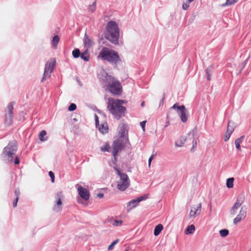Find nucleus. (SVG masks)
Wrapping results in <instances>:
<instances>
[{
    "label": "nucleus",
    "mask_w": 251,
    "mask_h": 251,
    "mask_svg": "<svg viewBox=\"0 0 251 251\" xmlns=\"http://www.w3.org/2000/svg\"><path fill=\"white\" fill-rule=\"evenodd\" d=\"M126 103V101L124 100L109 98L107 108L114 118L119 120L125 115L126 108L123 104Z\"/></svg>",
    "instance_id": "f257e3e1"
},
{
    "label": "nucleus",
    "mask_w": 251,
    "mask_h": 251,
    "mask_svg": "<svg viewBox=\"0 0 251 251\" xmlns=\"http://www.w3.org/2000/svg\"><path fill=\"white\" fill-rule=\"evenodd\" d=\"M100 79L108 84L109 91L113 94H120L122 92V86L120 82L114 77L109 75L104 70L100 72L99 75Z\"/></svg>",
    "instance_id": "f03ea898"
},
{
    "label": "nucleus",
    "mask_w": 251,
    "mask_h": 251,
    "mask_svg": "<svg viewBox=\"0 0 251 251\" xmlns=\"http://www.w3.org/2000/svg\"><path fill=\"white\" fill-rule=\"evenodd\" d=\"M98 58H100L103 60L107 61L114 67L121 62V59L118 53L107 47H103L100 52Z\"/></svg>",
    "instance_id": "7ed1b4c3"
},
{
    "label": "nucleus",
    "mask_w": 251,
    "mask_h": 251,
    "mask_svg": "<svg viewBox=\"0 0 251 251\" xmlns=\"http://www.w3.org/2000/svg\"><path fill=\"white\" fill-rule=\"evenodd\" d=\"M105 37L114 44H118L119 28L115 22L111 21L108 23Z\"/></svg>",
    "instance_id": "20e7f679"
},
{
    "label": "nucleus",
    "mask_w": 251,
    "mask_h": 251,
    "mask_svg": "<svg viewBox=\"0 0 251 251\" xmlns=\"http://www.w3.org/2000/svg\"><path fill=\"white\" fill-rule=\"evenodd\" d=\"M17 150V144L15 141L10 142L3 151L2 155L4 159L8 163L13 161V155Z\"/></svg>",
    "instance_id": "39448f33"
},
{
    "label": "nucleus",
    "mask_w": 251,
    "mask_h": 251,
    "mask_svg": "<svg viewBox=\"0 0 251 251\" xmlns=\"http://www.w3.org/2000/svg\"><path fill=\"white\" fill-rule=\"evenodd\" d=\"M116 174L119 176L117 181V188L120 191H124L129 186L130 181L127 175L121 172L117 168L116 169Z\"/></svg>",
    "instance_id": "423d86ee"
},
{
    "label": "nucleus",
    "mask_w": 251,
    "mask_h": 251,
    "mask_svg": "<svg viewBox=\"0 0 251 251\" xmlns=\"http://www.w3.org/2000/svg\"><path fill=\"white\" fill-rule=\"evenodd\" d=\"M124 132H123L119 138L115 140L112 144V154L114 158H116L118 153L121 151L125 147Z\"/></svg>",
    "instance_id": "0eeeda50"
},
{
    "label": "nucleus",
    "mask_w": 251,
    "mask_h": 251,
    "mask_svg": "<svg viewBox=\"0 0 251 251\" xmlns=\"http://www.w3.org/2000/svg\"><path fill=\"white\" fill-rule=\"evenodd\" d=\"M55 64V60L52 58L48 61L46 64L43 77L42 79V82L45 81L46 79L50 77L51 73L53 72Z\"/></svg>",
    "instance_id": "6e6552de"
},
{
    "label": "nucleus",
    "mask_w": 251,
    "mask_h": 251,
    "mask_svg": "<svg viewBox=\"0 0 251 251\" xmlns=\"http://www.w3.org/2000/svg\"><path fill=\"white\" fill-rule=\"evenodd\" d=\"M14 105V103L13 102L9 103L5 110L4 123L7 126H10L12 123Z\"/></svg>",
    "instance_id": "1a4fd4ad"
},
{
    "label": "nucleus",
    "mask_w": 251,
    "mask_h": 251,
    "mask_svg": "<svg viewBox=\"0 0 251 251\" xmlns=\"http://www.w3.org/2000/svg\"><path fill=\"white\" fill-rule=\"evenodd\" d=\"M64 196L62 192H58L55 195V204L53 207L54 211L58 212L62 210L63 206L62 201L64 199Z\"/></svg>",
    "instance_id": "9d476101"
},
{
    "label": "nucleus",
    "mask_w": 251,
    "mask_h": 251,
    "mask_svg": "<svg viewBox=\"0 0 251 251\" xmlns=\"http://www.w3.org/2000/svg\"><path fill=\"white\" fill-rule=\"evenodd\" d=\"M247 208L246 206H243L241 207L239 214L233 220V224L236 225L242 220L244 219L247 215Z\"/></svg>",
    "instance_id": "9b49d317"
},
{
    "label": "nucleus",
    "mask_w": 251,
    "mask_h": 251,
    "mask_svg": "<svg viewBox=\"0 0 251 251\" xmlns=\"http://www.w3.org/2000/svg\"><path fill=\"white\" fill-rule=\"evenodd\" d=\"M245 198L244 196H239L236 199V202L230 209V214L234 215L236 214V210L238 209L244 202Z\"/></svg>",
    "instance_id": "f8f14e48"
},
{
    "label": "nucleus",
    "mask_w": 251,
    "mask_h": 251,
    "mask_svg": "<svg viewBox=\"0 0 251 251\" xmlns=\"http://www.w3.org/2000/svg\"><path fill=\"white\" fill-rule=\"evenodd\" d=\"M201 203H199L197 205H193L192 207V208L190 210L189 213V217L190 218H195L198 216H199L201 211Z\"/></svg>",
    "instance_id": "ddd939ff"
},
{
    "label": "nucleus",
    "mask_w": 251,
    "mask_h": 251,
    "mask_svg": "<svg viewBox=\"0 0 251 251\" xmlns=\"http://www.w3.org/2000/svg\"><path fill=\"white\" fill-rule=\"evenodd\" d=\"M77 190L80 196L85 201L88 200L90 197L89 192L86 189L80 186L77 188Z\"/></svg>",
    "instance_id": "4468645a"
},
{
    "label": "nucleus",
    "mask_w": 251,
    "mask_h": 251,
    "mask_svg": "<svg viewBox=\"0 0 251 251\" xmlns=\"http://www.w3.org/2000/svg\"><path fill=\"white\" fill-rule=\"evenodd\" d=\"M83 44L85 48L89 50L94 45V42L92 38L88 37L87 34H85L83 39Z\"/></svg>",
    "instance_id": "2eb2a0df"
},
{
    "label": "nucleus",
    "mask_w": 251,
    "mask_h": 251,
    "mask_svg": "<svg viewBox=\"0 0 251 251\" xmlns=\"http://www.w3.org/2000/svg\"><path fill=\"white\" fill-rule=\"evenodd\" d=\"M139 203L138 199L132 200L127 203V211H129L132 209L136 207Z\"/></svg>",
    "instance_id": "dca6fc26"
},
{
    "label": "nucleus",
    "mask_w": 251,
    "mask_h": 251,
    "mask_svg": "<svg viewBox=\"0 0 251 251\" xmlns=\"http://www.w3.org/2000/svg\"><path fill=\"white\" fill-rule=\"evenodd\" d=\"M178 114L180 116L182 122L185 123L187 121V111L185 107L184 108V109L182 110L179 113H178Z\"/></svg>",
    "instance_id": "f3484780"
},
{
    "label": "nucleus",
    "mask_w": 251,
    "mask_h": 251,
    "mask_svg": "<svg viewBox=\"0 0 251 251\" xmlns=\"http://www.w3.org/2000/svg\"><path fill=\"white\" fill-rule=\"evenodd\" d=\"M244 138H245V136L242 135L240 137L237 138V139H236L235 140L234 143L235 145L236 148L239 151L241 150L240 144L243 142Z\"/></svg>",
    "instance_id": "a211bd4d"
},
{
    "label": "nucleus",
    "mask_w": 251,
    "mask_h": 251,
    "mask_svg": "<svg viewBox=\"0 0 251 251\" xmlns=\"http://www.w3.org/2000/svg\"><path fill=\"white\" fill-rule=\"evenodd\" d=\"M99 129L100 131L102 133H105L107 132L108 127L106 123H104L100 125Z\"/></svg>",
    "instance_id": "6ab92c4d"
},
{
    "label": "nucleus",
    "mask_w": 251,
    "mask_h": 251,
    "mask_svg": "<svg viewBox=\"0 0 251 251\" xmlns=\"http://www.w3.org/2000/svg\"><path fill=\"white\" fill-rule=\"evenodd\" d=\"M163 229V226L162 224H158L157 225L154 230V235L155 236H158L161 231Z\"/></svg>",
    "instance_id": "aec40b11"
},
{
    "label": "nucleus",
    "mask_w": 251,
    "mask_h": 251,
    "mask_svg": "<svg viewBox=\"0 0 251 251\" xmlns=\"http://www.w3.org/2000/svg\"><path fill=\"white\" fill-rule=\"evenodd\" d=\"M188 136L193 138V140H192L193 147L191 150L192 151H195V148L196 147V146H197V140H196V139L194 137L193 132H189V133L188 134Z\"/></svg>",
    "instance_id": "412c9836"
},
{
    "label": "nucleus",
    "mask_w": 251,
    "mask_h": 251,
    "mask_svg": "<svg viewBox=\"0 0 251 251\" xmlns=\"http://www.w3.org/2000/svg\"><path fill=\"white\" fill-rule=\"evenodd\" d=\"M80 56L81 58L84 60V61H88L89 59L88 50L86 49V50L84 52L80 53Z\"/></svg>",
    "instance_id": "4be33fe9"
},
{
    "label": "nucleus",
    "mask_w": 251,
    "mask_h": 251,
    "mask_svg": "<svg viewBox=\"0 0 251 251\" xmlns=\"http://www.w3.org/2000/svg\"><path fill=\"white\" fill-rule=\"evenodd\" d=\"M185 107L184 105L179 106L178 103H176L173 105V106L171 108V109H175L177 113H179V112L183 109H184Z\"/></svg>",
    "instance_id": "5701e85b"
},
{
    "label": "nucleus",
    "mask_w": 251,
    "mask_h": 251,
    "mask_svg": "<svg viewBox=\"0 0 251 251\" xmlns=\"http://www.w3.org/2000/svg\"><path fill=\"white\" fill-rule=\"evenodd\" d=\"M186 140V137L185 136H182L179 140H177L175 145L177 147H181L185 143Z\"/></svg>",
    "instance_id": "b1692460"
},
{
    "label": "nucleus",
    "mask_w": 251,
    "mask_h": 251,
    "mask_svg": "<svg viewBox=\"0 0 251 251\" xmlns=\"http://www.w3.org/2000/svg\"><path fill=\"white\" fill-rule=\"evenodd\" d=\"M47 132L45 130H42L39 134V138L41 141H45L48 139V137L46 136Z\"/></svg>",
    "instance_id": "393cba45"
},
{
    "label": "nucleus",
    "mask_w": 251,
    "mask_h": 251,
    "mask_svg": "<svg viewBox=\"0 0 251 251\" xmlns=\"http://www.w3.org/2000/svg\"><path fill=\"white\" fill-rule=\"evenodd\" d=\"M195 230V226L193 225H191L187 227L185 230V233L186 234H191L194 233Z\"/></svg>",
    "instance_id": "a878e982"
},
{
    "label": "nucleus",
    "mask_w": 251,
    "mask_h": 251,
    "mask_svg": "<svg viewBox=\"0 0 251 251\" xmlns=\"http://www.w3.org/2000/svg\"><path fill=\"white\" fill-rule=\"evenodd\" d=\"M235 125L234 123L232 122L229 121L227 127L226 131L229 133H232L234 130Z\"/></svg>",
    "instance_id": "bb28decb"
},
{
    "label": "nucleus",
    "mask_w": 251,
    "mask_h": 251,
    "mask_svg": "<svg viewBox=\"0 0 251 251\" xmlns=\"http://www.w3.org/2000/svg\"><path fill=\"white\" fill-rule=\"evenodd\" d=\"M212 70V67L209 66L208 68H207V69L205 70L207 79L209 81L211 79Z\"/></svg>",
    "instance_id": "cd10ccee"
},
{
    "label": "nucleus",
    "mask_w": 251,
    "mask_h": 251,
    "mask_svg": "<svg viewBox=\"0 0 251 251\" xmlns=\"http://www.w3.org/2000/svg\"><path fill=\"white\" fill-rule=\"evenodd\" d=\"M60 40V38L58 35H55L51 41L52 45L54 48H56L57 44L58 43Z\"/></svg>",
    "instance_id": "c85d7f7f"
},
{
    "label": "nucleus",
    "mask_w": 251,
    "mask_h": 251,
    "mask_svg": "<svg viewBox=\"0 0 251 251\" xmlns=\"http://www.w3.org/2000/svg\"><path fill=\"white\" fill-rule=\"evenodd\" d=\"M234 180V178L233 177L229 178L226 179V185L227 188H233Z\"/></svg>",
    "instance_id": "c756f323"
},
{
    "label": "nucleus",
    "mask_w": 251,
    "mask_h": 251,
    "mask_svg": "<svg viewBox=\"0 0 251 251\" xmlns=\"http://www.w3.org/2000/svg\"><path fill=\"white\" fill-rule=\"evenodd\" d=\"M111 223L114 226H121L123 224V221L121 220H117L115 219L111 220Z\"/></svg>",
    "instance_id": "7c9ffc66"
},
{
    "label": "nucleus",
    "mask_w": 251,
    "mask_h": 251,
    "mask_svg": "<svg viewBox=\"0 0 251 251\" xmlns=\"http://www.w3.org/2000/svg\"><path fill=\"white\" fill-rule=\"evenodd\" d=\"M96 1H95L92 4H90L88 7V11L93 13L96 10Z\"/></svg>",
    "instance_id": "2f4dec72"
},
{
    "label": "nucleus",
    "mask_w": 251,
    "mask_h": 251,
    "mask_svg": "<svg viewBox=\"0 0 251 251\" xmlns=\"http://www.w3.org/2000/svg\"><path fill=\"white\" fill-rule=\"evenodd\" d=\"M72 54L74 58H78L80 55L79 50L78 49L74 50L72 52Z\"/></svg>",
    "instance_id": "473e14b6"
},
{
    "label": "nucleus",
    "mask_w": 251,
    "mask_h": 251,
    "mask_svg": "<svg viewBox=\"0 0 251 251\" xmlns=\"http://www.w3.org/2000/svg\"><path fill=\"white\" fill-rule=\"evenodd\" d=\"M219 232L220 235L223 237L226 236L229 233L228 230L226 229H221Z\"/></svg>",
    "instance_id": "72a5a7b5"
},
{
    "label": "nucleus",
    "mask_w": 251,
    "mask_h": 251,
    "mask_svg": "<svg viewBox=\"0 0 251 251\" xmlns=\"http://www.w3.org/2000/svg\"><path fill=\"white\" fill-rule=\"evenodd\" d=\"M110 149L109 145L108 143H105L104 145L100 148L101 151H109V149Z\"/></svg>",
    "instance_id": "f704fd0d"
},
{
    "label": "nucleus",
    "mask_w": 251,
    "mask_h": 251,
    "mask_svg": "<svg viewBox=\"0 0 251 251\" xmlns=\"http://www.w3.org/2000/svg\"><path fill=\"white\" fill-rule=\"evenodd\" d=\"M119 242V239H116L115 241H113L108 247V250L109 251L112 250L114 246Z\"/></svg>",
    "instance_id": "c9c22d12"
},
{
    "label": "nucleus",
    "mask_w": 251,
    "mask_h": 251,
    "mask_svg": "<svg viewBox=\"0 0 251 251\" xmlns=\"http://www.w3.org/2000/svg\"><path fill=\"white\" fill-rule=\"evenodd\" d=\"M76 106L75 103H71L68 107V110L70 111H73L75 110Z\"/></svg>",
    "instance_id": "e433bc0d"
},
{
    "label": "nucleus",
    "mask_w": 251,
    "mask_h": 251,
    "mask_svg": "<svg viewBox=\"0 0 251 251\" xmlns=\"http://www.w3.org/2000/svg\"><path fill=\"white\" fill-rule=\"evenodd\" d=\"M148 198V195H144L141 196L137 198V199L138 200V201H139V202L143 200L147 199Z\"/></svg>",
    "instance_id": "4c0bfd02"
},
{
    "label": "nucleus",
    "mask_w": 251,
    "mask_h": 251,
    "mask_svg": "<svg viewBox=\"0 0 251 251\" xmlns=\"http://www.w3.org/2000/svg\"><path fill=\"white\" fill-rule=\"evenodd\" d=\"M231 133H229L226 131V135L225 136L224 140L225 141H227L230 138Z\"/></svg>",
    "instance_id": "58836bf2"
},
{
    "label": "nucleus",
    "mask_w": 251,
    "mask_h": 251,
    "mask_svg": "<svg viewBox=\"0 0 251 251\" xmlns=\"http://www.w3.org/2000/svg\"><path fill=\"white\" fill-rule=\"evenodd\" d=\"M49 175L51 179V182H54L55 177L52 171H50L49 173Z\"/></svg>",
    "instance_id": "ea45409f"
},
{
    "label": "nucleus",
    "mask_w": 251,
    "mask_h": 251,
    "mask_svg": "<svg viewBox=\"0 0 251 251\" xmlns=\"http://www.w3.org/2000/svg\"><path fill=\"white\" fill-rule=\"evenodd\" d=\"M146 121H142V122L140 123V126L142 127V128L143 129V130L144 131L145 130V125H146Z\"/></svg>",
    "instance_id": "a19ab883"
},
{
    "label": "nucleus",
    "mask_w": 251,
    "mask_h": 251,
    "mask_svg": "<svg viewBox=\"0 0 251 251\" xmlns=\"http://www.w3.org/2000/svg\"><path fill=\"white\" fill-rule=\"evenodd\" d=\"M15 194L16 196V198H18L20 195V191L19 188H17L15 190Z\"/></svg>",
    "instance_id": "79ce46f5"
},
{
    "label": "nucleus",
    "mask_w": 251,
    "mask_h": 251,
    "mask_svg": "<svg viewBox=\"0 0 251 251\" xmlns=\"http://www.w3.org/2000/svg\"><path fill=\"white\" fill-rule=\"evenodd\" d=\"M189 7V4L187 3H184L182 5V8L184 10H187Z\"/></svg>",
    "instance_id": "37998d69"
},
{
    "label": "nucleus",
    "mask_w": 251,
    "mask_h": 251,
    "mask_svg": "<svg viewBox=\"0 0 251 251\" xmlns=\"http://www.w3.org/2000/svg\"><path fill=\"white\" fill-rule=\"evenodd\" d=\"M14 163L16 165H18L20 163V160H19V159L18 158V157L17 156H16L15 157V159H14Z\"/></svg>",
    "instance_id": "c03bdc74"
},
{
    "label": "nucleus",
    "mask_w": 251,
    "mask_h": 251,
    "mask_svg": "<svg viewBox=\"0 0 251 251\" xmlns=\"http://www.w3.org/2000/svg\"><path fill=\"white\" fill-rule=\"evenodd\" d=\"M18 200H19L18 198H16L15 201L13 202V205L14 207H15L17 206Z\"/></svg>",
    "instance_id": "a18cd8bd"
},
{
    "label": "nucleus",
    "mask_w": 251,
    "mask_h": 251,
    "mask_svg": "<svg viewBox=\"0 0 251 251\" xmlns=\"http://www.w3.org/2000/svg\"><path fill=\"white\" fill-rule=\"evenodd\" d=\"M153 155H151L149 159V166H150L151 161L153 159Z\"/></svg>",
    "instance_id": "49530a36"
},
{
    "label": "nucleus",
    "mask_w": 251,
    "mask_h": 251,
    "mask_svg": "<svg viewBox=\"0 0 251 251\" xmlns=\"http://www.w3.org/2000/svg\"><path fill=\"white\" fill-rule=\"evenodd\" d=\"M103 194L102 193H98L97 195V197L99 198H102L103 197Z\"/></svg>",
    "instance_id": "de8ad7c7"
},
{
    "label": "nucleus",
    "mask_w": 251,
    "mask_h": 251,
    "mask_svg": "<svg viewBox=\"0 0 251 251\" xmlns=\"http://www.w3.org/2000/svg\"><path fill=\"white\" fill-rule=\"evenodd\" d=\"M236 1H236V0H234L231 1H229L227 3V4H228V5H232V4H233L235 3Z\"/></svg>",
    "instance_id": "09e8293b"
},
{
    "label": "nucleus",
    "mask_w": 251,
    "mask_h": 251,
    "mask_svg": "<svg viewBox=\"0 0 251 251\" xmlns=\"http://www.w3.org/2000/svg\"><path fill=\"white\" fill-rule=\"evenodd\" d=\"M95 123H96V126L97 127L98 125H99V120H96L95 121Z\"/></svg>",
    "instance_id": "8fccbe9b"
},
{
    "label": "nucleus",
    "mask_w": 251,
    "mask_h": 251,
    "mask_svg": "<svg viewBox=\"0 0 251 251\" xmlns=\"http://www.w3.org/2000/svg\"><path fill=\"white\" fill-rule=\"evenodd\" d=\"M95 121L99 120L98 116L96 114L95 115Z\"/></svg>",
    "instance_id": "3c124183"
},
{
    "label": "nucleus",
    "mask_w": 251,
    "mask_h": 251,
    "mask_svg": "<svg viewBox=\"0 0 251 251\" xmlns=\"http://www.w3.org/2000/svg\"><path fill=\"white\" fill-rule=\"evenodd\" d=\"M145 105V102L144 101H143L141 103V106L142 107H144Z\"/></svg>",
    "instance_id": "603ef678"
},
{
    "label": "nucleus",
    "mask_w": 251,
    "mask_h": 251,
    "mask_svg": "<svg viewBox=\"0 0 251 251\" xmlns=\"http://www.w3.org/2000/svg\"><path fill=\"white\" fill-rule=\"evenodd\" d=\"M194 0H188V2H189V3H190V2H192V1H193Z\"/></svg>",
    "instance_id": "864d4df0"
},
{
    "label": "nucleus",
    "mask_w": 251,
    "mask_h": 251,
    "mask_svg": "<svg viewBox=\"0 0 251 251\" xmlns=\"http://www.w3.org/2000/svg\"><path fill=\"white\" fill-rule=\"evenodd\" d=\"M226 0V4L229 1V0Z\"/></svg>",
    "instance_id": "5fc2aeb1"
},
{
    "label": "nucleus",
    "mask_w": 251,
    "mask_h": 251,
    "mask_svg": "<svg viewBox=\"0 0 251 251\" xmlns=\"http://www.w3.org/2000/svg\"><path fill=\"white\" fill-rule=\"evenodd\" d=\"M125 251H128V250L126 249V250H125Z\"/></svg>",
    "instance_id": "6e6d98bb"
},
{
    "label": "nucleus",
    "mask_w": 251,
    "mask_h": 251,
    "mask_svg": "<svg viewBox=\"0 0 251 251\" xmlns=\"http://www.w3.org/2000/svg\"><path fill=\"white\" fill-rule=\"evenodd\" d=\"M168 124H169V123H168L167 124L166 126H167L168 125Z\"/></svg>",
    "instance_id": "4d7b16f0"
},
{
    "label": "nucleus",
    "mask_w": 251,
    "mask_h": 251,
    "mask_svg": "<svg viewBox=\"0 0 251 251\" xmlns=\"http://www.w3.org/2000/svg\"><path fill=\"white\" fill-rule=\"evenodd\" d=\"M250 251H251V249L250 250Z\"/></svg>",
    "instance_id": "13d9d810"
}]
</instances>
